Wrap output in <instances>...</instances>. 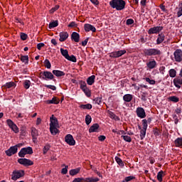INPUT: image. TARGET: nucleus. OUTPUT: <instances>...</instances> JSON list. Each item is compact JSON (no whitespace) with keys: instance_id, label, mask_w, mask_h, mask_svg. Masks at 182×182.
Wrapping results in <instances>:
<instances>
[{"instance_id":"obj_1","label":"nucleus","mask_w":182,"mask_h":182,"mask_svg":"<svg viewBox=\"0 0 182 182\" xmlns=\"http://www.w3.org/2000/svg\"><path fill=\"white\" fill-rule=\"evenodd\" d=\"M109 6L116 11H123L126 8V1L124 0H112L109 1Z\"/></svg>"},{"instance_id":"obj_2","label":"nucleus","mask_w":182,"mask_h":182,"mask_svg":"<svg viewBox=\"0 0 182 182\" xmlns=\"http://www.w3.org/2000/svg\"><path fill=\"white\" fill-rule=\"evenodd\" d=\"M145 56H160L161 55V50L157 48H148L143 50Z\"/></svg>"},{"instance_id":"obj_3","label":"nucleus","mask_w":182,"mask_h":182,"mask_svg":"<svg viewBox=\"0 0 182 182\" xmlns=\"http://www.w3.org/2000/svg\"><path fill=\"white\" fill-rule=\"evenodd\" d=\"M39 77H42L43 80H53L55 75L50 71H42L39 74Z\"/></svg>"},{"instance_id":"obj_4","label":"nucleus","mask_w":182,"mask_h":182,"mask_svg":"<svg viewBox=\"0 0 182 182\" xmlns=\"http://www.w3.org/2000/svg\"><path fill=\"white\" fill-rule=\"evenodd\" d=\"M26 154H33V149H32V147L28 146L22 148L18 152V156L21 157V159H23Z\"/></svg>"},{"instance_id":"obj_5","label":"nucleus","mask_w":182,"mask_h":182,"mask_svg":"<svg viewBox=\"0 0 182 182\" xmlns=\"http://www.w3.org/2000/svg\"><path fill=\"white\" fill-rule=\"evenodd\" d=\"M25 176V171L20 170V171H14L11 174V180L16 181L18 178H21V177H23Z\"/></svg>"},{"instance_id":"obj_6","label":"nucleus","mask_w":182,"mask_h":182,"mask_svg":"<svg viewBox=\"0 0 182 182\" xmlns=\"http://www.w3.org/2000/svg\"><path fill=\"white\" fill-rule=\"evenodd\" d=\"M146 65L147 70H151L157 68V62L154 58L148 60Z\"/></svg>"},{"instance_id":"obj_7","label":"nucleus","mask_w":182,"mask_h":182,"mask_svg":"<svg viewBox=\"0 0 182 182\" xmlns=\"http://www.w3.org/2000/svg\"><path fill=\"white\" fill-rule=\"evenodd\" d=\"M18 163L22 166H25V167H28V166H33V161L26 158L18 159Z\"/></svg>"},{"instance_id":"obj_8","label":"nucleus","mask_w":182,"mask_h":182,"mask_svg":"<svg viewBox=\"0 0 182 182\" xmlns=\"http://www.w3.org/2000/svg\"><path fill=\"white\" fill-rule=\"evenodd\" d=\"M164 29L163 26H154L149 29L148 34L149 35H154L155 33H160L161 31Z\"/></svg>"},{"instance_id":"obj_9","label":"nucleus","mask_w":182,"mask_h":182,"mask_svg":"<svg viewBox=\"0 0 182 182\" xmlns=\"http://www.w3.org/2000/svg\"><path fill=\"white\" fill-rule=\"evenodd\" d=\"M126 54V50H120L118 51H113L109 53V58H120L121 56H123V55Z\"/></svg>"},{"instance_id":"obj_10","label":"nucleus","mask_w":182,"mask_h":182,"mask_svg":"<svg viewBox=\"0 0 182 182\" xmlns=\"http://www.w3.org/2000/svg\"><path fill=\"white\" fill-rule=\"evenodd\" d=\"M6 123L9 127H10V129H11V130L14 132V133H19V128H18L16 124H14L11 119H7Z\"/></svg>"},{"instance_id":"obj_11","label":"nucleus","mask_w":182,"mask_h":182,"mask_svg":"<svg viewBox=\"0 0 182 182\" xmlns=\"http://www.w3.org/2000/svg\"><path fill=\"white\" fill-rule=\"evenodd\" d=\"M65 141L67 144H69V146H75V144H76V141H75L73 136L70 134H68L65 136Z\"/></svg>"},{"instance_id":"obj_12","label":"nucleus","mask_w":182,"mask_h":182,"mask_svg":"<svg viewBox=\"0 0 182 182\" xmlns=\"http://www.w3.org/2000/svg\"><path fill=\"white\" fill-rule=\"evenodd\" d=\"M173 56L175 58L176 62H182V50L180 49H176L173 53Z\"/></svg>"},{"instance_id":"obj_13","label":"nucleus","mask_w":182,"mask_h":182,"mask_svg":"<svg viewBox=\"0 0 182 182\" xmlns=\"http://www.w3.org/2000/svg\"><path fill=\"white\" fill-rule=\"evenodd\" d=\"M136 113V116H138L140 119H144L146 117V111H144V108L143 107H137Z\"/></svg>"},{"instance_id":"obj_14","label":"nucleus","mask_w":182,"mask_h":182,"mask_svg":"<svg viewBox=\"0 0 182 182\" xmlns=\"http://www.w3.org/2000/svg\"><path fill=\"white\" fill-rule=\"evenodd\" d=\"M50 127H59V121H58V118L55 117V115H52L50 117Z\"/></svg>"},{"instance_id":"obj_15","label":"nucleus","mask_w":182,"mask_h":182,"mask_svg":"<svg viewBox=\"0 0 182 182\" xmlns=\"http://www.w3.org/2000/svg\"><path fill=\"white\" fill-rule=\"evenodd\" d=\"M6 156L11 157L14 156V154H16L18 153V149L15 147V146H11L9 149L5 151Z\"/></svg>"},{"instance_id":"obj_16","label":"nucleus","mask_w":182,"mask_h":182,"mask_svg":"<svg viewBox=\"0 0 182 182\" xmlns=\"http://www.w3.org/2000/svg\"><path fill=\"white\" fill-rule=\"evenodd\" d=\"M84 29L85 32H90V31L93 33L96 32V28L94 26L89 23H85L84 25Z\"/></svg>"},{"instance_id":"obj_17","label":"nucleus","mask_w":182,"mask_h":182,"mask_svg":"<svg viewBox=\"0 0 182 182\" xmlns=\"http://www.w3.org/2000/svg\"><path fill=\"white\" fill-rule=\"evenodd\" d=\"M100 127V125L99 124L95 123L93 124L89 129L90 133H97L99 132V129Z\"/></svg>"},{"instance_id":"obj_18","label":"nucleus","mask_w":182,"mask_h":182,"mask_svg":"<svg viewBox=\"0 0 182 182\" xmlns=\"http://www.w3.org/2000/svg\"><path fill=\"white\" fill-rule=\"evenodd\" d=\"M59 36H60V42H65V41H66V39H68V38H69V33H68V32H60L59 33Z\"/></svg>"},{"instance_id":"obj_19","label":"nucleus","mask_w":182,"mask_h":182,"mask_svg":"<svg viewBox=\"0 0 182 182\" xmlns=\"http://www.w3.org/2000/svg\"><path fill=\"white\" fill-rule=\"evenodd\" d=\"M173 85L176 87H178V89H180L182 85V79L180 77H176L173 79Z\"/></svg>"},{"instance_id":"obj_20","label":"nucleus","mask_w":182,"mask_h":182,"mask_svg":"<svg viewBox=\"0 0 182 182\" xmlns=\"http://www.w3.org/2000/svg\"><path fill=\"white\" fill-rule=\"evenodd\" d=\"M31 136L33 139V140H36L38 139V136H39V132H38V129L35 127H31Z\"/></svg>"},{"instance_id":"obj_21","label":"nucleus","mask_w":182,"mask_h":182,"mask_svg":"<svg viewBox=\"0 0 182 182\" xmlns=\"http://www.w3.org/2000/svg\"><path fill=\"white\" fill-rule=\"evenodd\" d=\"M164 38H166V36L164 33H161L158 35V38L156 40V45H160V43H163L164 42Z\"/></svg>"},{"instance_id":"obj_22","label":"nucleus","mask_w":182,"mask_h":182,"mask_svg":"<svg viewBox=\"0 0 182 182\" xmlns=\"http://www.w3.org/2000/svg\"><path fill=\"white\" fill-rule=\"evenodd\" d=\"M123 100L124 102H126L127 103H130L132 100H133V95L131 94H126L123 96Z\"/></svg>"},{"instance_id":"obj_23","label":"nucleus","mask_w":182,"mask_h":182,"mask_svg":"<svg viewBox=\"0 0 182 182\" xmlns=\"http://www.w3.org/2000/svg\"><path fill=\"white\" fill-rule=\"evenodd\" d=\"M60 100L56 97H53L52 100L46 101L47 105H59Z\"/></svg>"},{"instance_id":"obj_24","label":"nucleus","mask_w":182,"mask_h":182,"mask_svg":"<svg viewBox=\"0 0 182 182\" xmlns=\"http://www.w3.org/2000/svg\"><path fill=\"white\" fill-rule=\"evenodd\" d=\"M71 39L77 43L80 40V36L77 32H73L71 34Z\"/></svg>"},{"instance_id":"obj_25","label":"nucleus","mask_w":182,"mask_h":182,"mask_svg":"<svg viewBox=\"0 0 182 182\" xmlns=\"http://www.w3.org/2000/svg\"><path fill=\"white\" fill-rule=\"evenodd\" d=\"M53 75H55L57 77H62V76H65V73L58 70H53Z\"/></svg>"},{"instance_id":"obj_26","label":"nucleus","mask_w":182,"mask_h":182,"mask_svg":"<svg viewBox=\"0 0 182 182\" xmlns=\"http://www.w3.org/2000/svg\"><path fill=\"white\" fill-rule=\"evenodd\" d=\"M80 170H81L80 167L76 168L75 169H71L69 171V174L70 176H76V174H79V173H80Z\"/></svg>"},{"instance_id":"obj_27","label":"nucleus","mask_w":182,"mask_h":182,"mask_svg":"<svg viewBox=\"0 0 182 182\" xmlns=\"http://www.w3.org/2000/svg\"><path fill=\"white\" fill-rule=\"evenodd\" d=\"M99 181V178H82V182H97Z\"/></svg>"},{"instance_id":"obj_28","label":"nucleus","mask_w":182,"mask_h":182,"mask_svg":"<svg viewBox=\"0 0 182 182\" xmlns=\"http://www.w3.org/2000/svg\"><path fill=\"white\" fill-rule=\"evenodd\" d=\"M95 79H96L95 75H91L87 79V83L89 86H92L95 83Z\"/></svg>"},{"instance_id":"obj_29","label":"nucleus","mask_w":182,"mask_h":182,"mask_svg":"<svg viewBox=\"0 0 182 182\" xmlns=\"http://www.w3.org/2000/svg\"><path fill=\"white\" fill-rule=\"evenodd\" d=\"M59 127H50V132L53 136H56L58 133H59V129H58Z\"/></svg>"},{"instance_id":"obj_30","label":"nucleus","mask_w":182,"mask_h":182,"mask_svg":"<svg viewBox=\"0 0 182 182\" xmlns=\"http://www.w3.org/2000/svg\"><path fill=\"white\" fill-rule=\"evenodd\" d=\"M20 60L25 63V65H28L29 63V56L28 55H21Z\"/></svg>"},{"instance_id":"obj_31","label":"nucleus","mask_w":182,"mask_h":182,"mask_svg":"<svg viewBox=\"0 0 182 182\" xmlns=\"http://www.w3.org/2000/svg\"><path fill=\"white\" fill-rule=\"evenodd\" d=\"M58 25H59V21H58V20H55L49 23L48 28L53 29V28H56V26H58Z\"/></svg>"},{"instance_id":"obj_32","label":"nucleus","mask_w":182,"mask_h":182,"mask_svg":"<svg viewBox=\"0 0 182 182\" xmlns=\"http://www.w3.org/2000/svg\"><path fill=\"white\" fill-rule=\"evenodd\" d=\"M92 106V104H87V105H80V108L83 109V110H90Z\"/></svg>"},{"instance_id":"obj_33","label":"nucleus","mask_w":182,"mask_h":182,"mask_svg":"<svg viewBox=\"0 0 182 182\" xmlns=\"http://www.w3.org/2000/svg\"><path fill=\"white\" fill-rule=\"evenodd\" d=\"M175 146L176 147H182V138L178 137L174 141Z\"/></svg>"},{"instance_id":"obj_34","label":"nucleus","mask_w":182,"mask_h":182,"mask_svg":"<svg viewBox=\"0 0 182 182\" xmlns=\"http://www.w3.org/2000/svg\"><path fill=\"white\" fill-rule=\"evenodd\" d=\"M168 99L169 102H173V103H178L180 102V98L176 96H171Z\"/></svg>"},{"instance_id":"obj_35","label":"nucleus","mask_w":182,"mask_h":182,"mask_svg":"<svg viewBox=\"0 0 182 182\" xmlns=\"http://www.w3.org/2000/svg\"><path fill=\"white\" fill-rule=\"evenodd\" d=\"M82 92H84L85 96H87V97H90V96H92V92L90 91V90L89 88H87V87L86 88H83Z\"/></svg>"},{"instance_id":"obj_36","label":"nucleus","mask_w":182,"mask_h":182,"mask_svg":"<svg viewBox=\"0 0 182 182\" xmlns=\"http://www.w3.org/2000/svg\"><path fill=\"white\" fill-rule=\"evenodd\" d=\"M4 86L7 89H11V87H14L15 86H16V84L14 82H6Z\"/></svg>"},{"instance_id":"obj_37","label":"nucleus","mask_w":182,"mask_h":182,"mask_svg":"<svg viewBox=\"0 0 182 182\" xmlns=\"http://www.w3.org/2000/svg\"><path fill=\"white\" fill-rule=\"evenodd\" d=\"M115 161L117 163V164L119 166H120L121 167H124V163L123 162V161L122 160V159H120L119 156H116L115 157Z\"/></svg>"},{"instance_id":"obj_38","label":"nucleus","mask_w":182,"mask_h":182,"mask_svg":"<svg viewBox=\"0 0 182 182\" xmlns=\"http://www.w3.org/2000/svg\"><path fill=\"white\" fill-rule=\"evenodd\" d=\"M146 132H147V129L145 128H142V129L140 130L141 140H144V137H146Z\"/></svg>"},{"instance_id":"obj_39","label":"nucleus","mask_w":182,"mask_h":182,"mask_svg":"<svg viewBox=\"0 0 182 182\" xmlns=\"http://www.w3.org/2000/svg\"><path fill=\"white\" fill-rule=\"evenodd\" d=\"M163 174H164V171H161L157 173L156 178L158 181L161 182L163 181Z\"/></svg>"},{"instance_id":"obj_40","label":"nucleus","mask_w":182,"mask_h":182,"mask_svg":"<svg viewBox=\"0 0 182 182\" xmlns=\"http://www.w3.org/2000/svg\"><path fill=\"white\" fill-rule=\"evenodd\" d=\"M60 50L61 55H63L64 56V58H65V59H67L68 57L69 56V52L68 51V50L60 48Z\"/></svg>"},{"instance_id":"obj_41","label":"nucleus","mask_w":182,"mask_h":182,"mask_svg":"<svg viewBox=\"0 0 182 182\" xmlns=\"http://www.w3.org/2000/svg\"><path fill=\"white\" fill-rule=\"evenodd\" d=\"M79 85H80V89H81V90L87 87V84H86L85 81L80 80Z\"/></svg>"},{"instance_id":"obj_42","label":"nucleus","mask_w":182,"mask_h":182,"mask_svg":"<svg viewBox=\"0 0 182 182\" xmlns=\"http://www.w3.org/2000/svg\"><path fill=\"white\" fill-rule=\"evenodd\" d=\"M168 73H169L170 77H176L177 75V71H176V70L172 68L169 70Z\"/></svg>"},{"instance_id":"obj_43","label":"nucleus","mask_w":182,"mask_h":182,"mask_svg":"<svg viewBox=\"0 0 182 182\" xmlns=\"http://www.w3.org/2000/svg\"><path fill=\"white\" fill-rule=\"evenodd\" d=\"M66 59L67 60H70V62H73L74 63H76L77 62L76 56L73 55H68Z\"/></svg>"},{"instance_id":"obj_44","label":"nucleus","mask_w":182,"mask_h":182,"mask_svg":"<svg viewBox=\"0 0 182 182\" xmlns=\"http://www.w3.org/2000/svg\"><path fill=\"white\" fill-rule=\"evenodd\" d=\"M85 123L87 126H89L92 123V117L90 114L85 116Z\"/></svg>"},{"instance_id":"obj_45","label":"nucleus","mask_w":182,"mask_h":182,"mask_svg":"<svg viewBox=\"0 0 182 182\" xmlns=\"http://www.w3.org/2000/svg\"><path fill=\"white\" fill-rule=\"evenodd\" d=\"M23 87L24 89H29V87H31V80H26L23 82Z\"/></svg>"},{"instance_id":"obj_46","label":"nucleus","mask_w":182,"mask_h":182,"mask_svg":"<svg viewBox=\"0 0 182 182\" xmlns=\"http://www.w3.org/2000/svg\"><path fill=\"white\" fill-rule=\"evenodd\" d=\"M153 132L155 137H159V136H161V131L158 128H155Z\"/></svg>"},{"instance_id":"obj_47","label":"nucleus","mask_w":182,"mask_h":182,"mask_svg":"<svg viewBox=\"0 0 182 182\" xmlns=\"http://www.w3.org/2000/svg\"><path fill=\"white\" fill-rule=\"evenodd\" d=\"M102 99H103V97L102 96L95 97L94 99L95 104V105H100V103H102Z\"/></svg>"},{"instance_id":"obj_48","label":"nucleus","mask_w":182,"mask_h":182,"mask_svg":"<svg viewBox=\"0 0 182 182\" xmlns=\"http://www.w3.org/2000/svg\"><path fill=\"white\" fill-rule=\"evenodd\" d=\"M44 65H45V67L47 69H50L52 68V65L50 64V61H49V60H48V59H46L44 60Z\"/></svg>"},{"instance_id":"obj_49","label":"nucleus","mask_w":182,"mask_h":182,"mask_svg":"<svg viewBox=\"0 0 182 182\" xmlns=\"http://www.w3.org/2000/svg\"><path fill=\"white\" fill-rule=\"evenodd\" d=\"M124 141H127V143H132V137L127 136V135H122L121 136Z\"/></svg>"},{"instance_id":"obj_50","label":"nucleus","mask_w":182,"mask_h":182,"mask_svg":"<svg viewBox=\"0 0 182 182\" xmlns=\"http://www.w3.org/2000/svg\"><path fill=\"white\" fill-rule=\"evenodd\" d=\"M49 150H50V145L49 144H46L43 149V154H46V153H48V151H49Z\"/></svg>"},{"instance_id":"obj_51","label":"nucleus","mask_w":182,"mask_h":182,"mask_svg":"<svg viewBox=\"0 0 182 182\" xmlns=\"http://www.w3.org/2000/svg\"><path fill=\"white\" fill-rule=\"evenodd\" d=\"M177 16L178 18H180V16H182V2L178 5V11L177 13Z\"/></svg>"},{"instance_id":"obj_52","label":"nucleus","mask_w":182,"mask_h":182,"mask_svg":"<svg viewBox=\"0 0 182 182\" xmlns=\"http://www.w3.org/2000/svg\"><path fill=\"white\" fill-rule=\"evenodd\" d=\"M145 80H146V82L149 83V85H156V80H151L149 77H146Z\"/></svg>"},{"instance_id":"obj_53","label":"nucleus","mask_w":182,"mask_h":182,"mask_svg":"<svg viewBox=\"0 0 182 182\" xmlns=\"http://www.w3.org/2000/svg\"><path fill=\"white\" fill-rule=\"evenodd\" d=\"M20 36L21 41H26L28 39V35L26 33H21Z\"/></svg>"},{"instance_id":"obj_54","label":"nucleus","mask_w":182,"mask_h":182,"mask_svg":"<svg viewBox=\"0 0 182 182\" xmlns=\"http://www.w3.org/2000/svg\"><path fill=\"white\" fill-rule=\"evenodd\" d=\"M45 87L48 89H50L51 90H56V86L52 85H45Z\"/></svg>"},{"instance_id":"obj_55","label":"nucleus","mask_w":182,"mask_h":182,"mask_svg":"<svg viewBox=\"0 0 182 182\" xmlns=\"http://www.w3.org/2000/svg\"><path fill=\"white\" fill-rule=\"evenodd\" d=\"M58 9H59V5H56L55 7H53L50 10V14H53V13L56 12V11H58Z\"/></svg>"},{"instance_id":"obj_56","label":"nucleus","mask_w":182,"mask_h":182,"mask_svg":"<svg viewBox=\"0 0 182 182\" xmlns=\"http://www.w3.org/2000/svg\"><path fill=\"white\" fill-rule=\"evenodd\" d=\"M68 168H69V166H65V168H63L61 170V174H68Z\"/></svg>"},{"instance_id":"obj_57","label":"nucleus","mask_w":182,"mask_h":182,"mask_svg":"<svg viewBox=\"0 0 182 182\" xmlns=\"http://www.w3.org/2000/svg\"><path fill=\"white\" fill-rule=\"evenodd\" d=\"M142 125H143V127L142 129H147V127H148V123H147V119H143L142 120Z\"/></svg>"},{"instance_id":"obj_58","label":"nucleus","mask_w":182,"mask_h":182,"mask_svg":"<svg viewBox=\"0 0 182 182\" xmlns=\"http://www.w3.org/2000/svg\"><path fill=\"white\" fill-rule=\"evenodd\" d=\"M68 28H76V26H77V24L75 21H72L71 23H70V24H68Z\"/></svg>"},{"instance_id":"obj_59","label":"nucleus","mask_w":182,"mask_h":182,"mask_svg":"<svg viewBox=\"0 0 182 182\" xmlns=\"http://www.w3.org/2000/svg\"><path fill=\"white\" fill-rule=\"evenodd\" d=\"M134 178H136V177L134 176H127L125 178L124 181H127V182H129V181H132V180H134Z\"/></svg>"},{"instance_id":"obj_60","label":"nucleus","mask_w":182,"mask_h":182,"mask_svg":"<svg viewBox=\"0 0 182 182\" xmlns=\"http://www.w3.org/2000/svg\"><path fill=\"white\" fill-rule=\"evenodd\" d=\"M43 46H45L44 43H39L37 44V49L38 50H41L42 49V48H43Z\"/></svg>"},{"instance_id":"obj_61","label":"nucleus","mask_w":182,"mask_h":182,"mask_svg":"<svg viewBox=\"0 0 182 182\" xmlns=\"http://www.w3.org/2000/svg\"><path fill=\"white\" fill-rule=\"evenodd\" d=\"M126 23L127 25H133V23H134V20H133L132 18H129L127 20Z\"/></svg>"},{"instance_id":"obj_62","label":"nucleus","mask_w":182,"mask_h":182,"mask_svg":"<svg viewBox=\"0 0 182 182\" xmlns=\"http://www.w3.org/2000/svg\"><path fill=\"white\" fill-rule=\"evenodd\" d=\"M159 72L161 75H164V72H166V67L161 66L159 68Z\"/></svg>"},{"instance_id":"obj_63","label":"nucleus","mask_w":182,"mask_h":182,"mask_svg":"<svg viewBox=\"0 0 182 182\" xmlns=\"http://www.w3.org/2000/svg\"><path fill=\"white\" fill-rule=\"evenodd\" d=\"M175 113H176V114H181V107H177L176 109H175Z\"/></svg>"},{"instance_id":"obj_64","label":"nucleus","mask_w":182,"mask_h":182,"mask_svg":"<svg viewBox=\"0 0 182 182\" xmlns=\"http://www.w3.org/2000/svg\"><path fill=\"white\" fill-rule=\"evenodd\" d=\"M108 113L111 119H116V115L113 113V112L109 111Z\"/></svg>"}]
</instances>
